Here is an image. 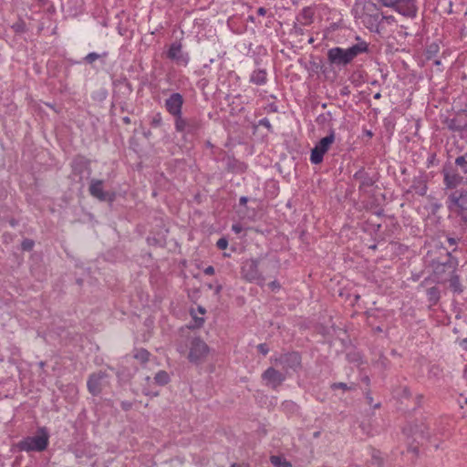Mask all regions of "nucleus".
Returning <instances> with one entry per match:
<instances>
[{
	"mask_svg": "<svg viewBox=\"0 0 467 467\" xmlns=\"http://www.w3.org/2000/svg\"><path fill=\"white\" fill-rule=\"evenodd\" d=\"M455 164L462 169L464 174L467 173V160H465L464 157H457L455 160Z\"/></svg>",
	"mask_w": 467,
	"mask_h": 467,
	"instance_id": "nucleus-23",
	"label": "nucleus"
},
{
	"mask_svg": "<svg viewBox=\"0 0 467 467\" xmlns=\"http://www.w3.org/2000/svg\"><path fill=\"white\" fill-rule=\"evenodd\" d=\"M167 57L181 66H187L190 61L189 54L183 52L182 46L179 42H174L170 46Z\"/></svg>",
	"mask_w": 467,
	"mask_h": 467,
	"instance_id": "nucleus-7",
	"label": "nucleus"
},
{
	"mask_svg": "<svg viewBox=\"0 0 467 467\" xmlns=\"http://www.w3.org/2000/svg\"><path fill=\"white\" fill-rule=\"evenodd\" d=\"M90 194L100 200L105 201L107 199V192L103 190V182L101 180H92L89 186Z\"/></svg>",
	"mask_w": 467,
	"mask_h": 467,
	"instance_id": "nucleus-11",
	"label": "nucleus"
},
{
	"mask_svg": "<svg viewBox=\"0 0 467 467\" xmlns=\"http://www.w3.org/2000/svg\"><path fill=\"white\" fill-rule=\"evenodd\" d=\"M260 124H261L262 126H265V128H267V129H270V128H271V123H270V121L268 120V119H266V118L262 119L260 120Z\"/></svg>",
	"mask_w": 467,
	"mask_h": 467,
	"instance_id": "nucleus-30",
	"label": "nucleus"
},
{
	"mask_svg": "<svg viewBox=\"0 0 467 467\" xmlns=\"http://www.w3.org/2000/svg\"><path fill=\"white\" fill-rule=\"evenodd\" d=\"M178 351H179L180 353H185V352H186V348H184L183 347L180 346V347L178 348Z\"/></svg>",
	"mask_w": 467,
	"mask_h": 467,
	"instance_id": "nucleus-41",
	"label": "nucleus"
},
{
	"mask_svg": "<svg viewBox=\"0 0 467 467\" xmlns=\"http://www.w3.org/2000/svg\"><path fill=\"white\" fill-rule=\"evenodd\" d=\"M367 400H368V403L370 405V406H373L374 408H379V403H376V404H372L373 402V399L371 396L369 395H367Z\"/></svg>",
	"mask_w": 467,
	"mask_h": 467,
	"instance_id": "nucleus-34",
	"label": "nucleus"
},
{
	"mask_svg": "<svg viewBox=\"0 0 467 467\" xmlns=\"http://www.w3.org/2000/svg\"><path fill=\"white\" fill-rule=\"evenodd\" d=\"M324 119V120H330L331 119V114L329 112L326 113V114H322V115H319L318 118H317V120L319 119Z\"/></svg>",
	"mask_w": 467,
	"mask_h": 467,
	"instance_id": "nucleus-31",
	"label": "nucleus"
},
{
	"mask_svg": "<svg viewBox=\"0 0 467 467\" xmlns=\"http://www.w3.org/2000/svg\"><path fill=\"white\" fill-rule=\"evenodd\" d=\"M461 157H464L465 160H467V152L463 155H462Z\"/></svg>",
	"mask_w": 467,
	"mask_h": 467,
	"instance_id": "nucleus-46",
	"label": "nucleus"
},
{
	"mask_svg": "<svg viewBox=\"0 0 467 467\" xmlns=\"http://www.w3.org/2000/svg\"><path fill=\"white\" fill-rule=\"evenodd\" d=\"M446 125L448 129H450L452 131H459L465 126V124L460 122L457 119H447Z\"/></svg>",
	"mask_w": 467,
	"mask_h": 467,
	"instance_id": "nucleus-17",
	"label": "nucleus"
},
{
	"mask_svg": "<svg viewBox=\"0 0 467 467\" xmlns=\"http://www.w3.org/2000/svg\"><path fill=\"white\" fill-rule=\"evenodd\" d=\"M288 357H289V358H291V359H292L293 361H295L296 363H297V364L299 363V359H300V358H299L298 354H296V353H293V354H290Z\"/></svg>",
	"mask_w": 467,
	"mask_h": 467,
	"instance_id": "nucleus-33",
	"label": "nucleus"
},
{
	"mask_svg": "<svg viewBox=\"0 0 467 467\" xmlns=\"http://www.w3.org/2000/svg\"><path fill=\"white\" fill-rule=\"evenodd\" d=\"M446 205L451 213L467 222V190L451 192Z\"/></svg>",
	"mask_w": 467,
	"mask_h": 467,
	"instance_id": "nucleus-3",
	"label": "nucleus"
},
{
	"mask_svg": "<svg viewBox=\"0 0 467 467\" xmlns=\"http://www.w3.org/2000/svg\"><path fill=\"white\" fill-rule=\"evenodd\" d=\"M150 353L144 348L138 349L134 354V358L143 363L148 361Z\"/></svg>",
	"mask_w": 467,
	"mask_h": 467,
	"instance_id": "nucleus-21",
	"label": "nucleus"
},
{
	"mask_svg": "<svg viewBox=\"0 0 467 467\" xmlns=\"http://www.w3.org/2000/svg\"><path fill=\"white\" fill-rule=\"evenodd\" d=\"M335 139H336V132H335V130L330 127L329 128V133L327 136L322 138L317 143L321 146V147H324L325 149H327V150H329L330 146L333 144V142L335 141Z\"/></svg>",
	"mask_w": 467,
	"mask_h": 467,
	"instance_id": "nucleus-14",
	"label": "nucleus"
},
{
	"mask_svg": "<svg viewBox=\"0 0 467 467\" xmlns=\"http://www.w3.org/2000/svg\"><path fill=\"white\" fill-rule=\"evenodd\" d=\"M150 124L153 128H158L162 124V116L160 112L154 113L152 116H150Z\"/></svg>",
	"mask_w": 467,
	"mask_h": 467,
	"instance_id": "nucleus-22",
	"label": "nucleus"
},
{
	"mask_svg": "<svg viewBox=\"0 0 467 467\" xmlns=\"http://www.w3.org/2000/svg\"><path fill=\"white\" fill-rule=\"evenodd\" d=\"M351 14L353 15V16H354L355 18H358V9H357L356 7H353V8L351 9Z\"/></svg>",
	"mask_w": 467,
	"mask_h": 467,
	"instance_id": "nucleus-38",
	"label": "nucleus"
},
{
	"mask_svg": "<svg viewBox=\"0 0 467 467\" xmlns=\"http://www.w3.org/2000/svg\"><path fill=\"white\" fill-rule=\"evenodd\" d=\"M100 57V55L96 53V52H90L88 53L85 57H84V60L87 62V63H93L95 60L99 59Z\"/></svg>",
	"mask_w": 467,
	"mask_h": 467,
	"instance_id": "nucleus-24",
	"label": "nucleus"
},
{
	"mask_svg": "<svg viewBox=\"0 0 467 467\" xmlns=\"http://www.w3.org/2000/svg\"><path fill=\"white\" fill-rule=\"evenodd\" d=\"M198 311L200 312V314L202 316H203L205 314V309L202 306H198Z\"/></svg>",
	"mask_w": 467,
	"mask_h": 467,
	"instance_id": "nucleus-40",
	"label": "nucleus"
},
{
	"mask_svg": "<svg viewBox=\"0 0 467 467\" xmlns=\"http://www.w3.org/2000/svg\"><path fill=\"white\" fill-rule=\"evenodd\" d=\"M49 435L46 428H40L36 436L26 437L20 441L17 447L23 451H43L48 445Z\"/></svg>",
	"mask_w": 467,
	"mask_h": 467,
	"instance_id": "nucleus-2",
	"label": "nucleus"
},
{
	"mask_svg": "<svg viewBox=\"0 0 467 467\" xmlns=\"http://www.w3.org/2000/svg\"><path fill=\"white\" fill-rule=\"evenodd\" d=\"M365 133H366V135H367L368 137H369V138H371V137L373 136V133H372V131H371V130H366V131H365Z\"/></svg>",
	"mask_w": 467,
	"mask_h": 467,
	"instance_id": "nucleus-42",
	"label": "nucleus"
},
{
	"mask_svg": "<svg viewBox=\"0 0 467 467\" xmlns=\"http://www.w3.org/2000/svg\"><path fill=\"white\" fill-rule=\"evenodd\" d=\"M216 245L219 249L221 250H224L227 248L228 246V241L226 238H220L217 243H216Z\"/></svg>",
	"mask_w": 467,
	"mask_h": 467,
	"instance_id": "nucleus-27",
	"label": "nucleus"
},
{
	"mask_svg": "<svg viewBox=\"0 0 467 467\" xmlns=\"http://www.w3.org/2000/svg\"><path fill=\"white\" fill-rule=\"evenodd\" d=\"M285 406H295V404L293 402H285Z\"/></svg>",
	"mask_w": 467,
	"mask_h": 467,
	"instance_id": "nucleus-44",
	"label": "nucleus"
},
{
	"mask_svg": "<svg viewBox=\"0 0 467 467\" xmlns=\"http://www.w3.org/2000/svg\"><path fill=\"white\" fill-rule=\"evenodd\" d=\"M411 189L418 195L424 196L427 193L428 187L423 181H418L412 184Z\"/></svg>",
	"mask_w": 467,
	"mask_h": 467,
	"instance_id": "nucleus-15",
	"label": "nucleus"
},
{
	"mask_svg": "<svg viewBox=\"0 0 467 467\" xmlns=\"http://www.w3.org/2000/svg\"><path fill=\"white\" fill-rule=\"evenodd\" d=\"M21 246L23 250L29 251L33 248L34 242L32 240L26 239L22 242Z\"/></svg>",
	"mask_w": 467,
	"mask_h": 467,
	"instance_id": "nucleus-26",
	"label": "nucleus"
},
{
	"mask_svg": "<svg viewBox=\"0 0 467 467\" xmlns=\"http://www.w3.org/2000/svg\"><path fill=\"white\" fill-rule=\"evenodd\" d=\"M258 349L259 351L263 354V355H266L269 351L267 346L265 344H260L258 346Z\"/></svg>",
	"mask_w": 467,
	"mask_h": 467,
	"instance_id": "nucleus-28",
	"label": "nucleus"
},
{
	"mask_svg": "<svg viewBox=\"0 0 467 467\" xmlns=\"http://www.w3.org/2000/svg\"><path fill=\"white\" fill-rule=\"evenodd\" d=\"M154 381L158 385L163 386L170 381L169 374L164 370H160L154 377Z\"/></svg>",
	"mask_w": 467,
	"mask_h": 467,
	"instance_id": "nucleus-16",
	"label": "nucleus"
},
{
	"mask_svg": "<svg viewBox=\"0 0 467 467\" xmlns=\"http://www.w3.org/2000/svg\"><path fill=\"white\" fill-rule=\"evenodd\" d=\"M270 460L275 467H291V464L280 456H272Z\"/></svg>",
	"mask_w": 467,
	"mask_h": 467,
	"instance_id": "nucleus-19",
	"label": "nucleus"
},
{
	"mask_svg": "<svg viewBox=\"0 0 467 467\" xmlns=\"http://www.w3.org/2000/svg\"><path fill=\"white\" fill-rule=\"evenodd\" d=\"M124 121H125L126 123H129V122H130V119H129L128 117H126V118H124Z\"/></svg>",
	"mask_w": 467,
	"mask_h": 467,
	"instance_id": "nucleus-45",
	"label": "nucleus"
},
{
	"mask_svg": "<svg viewBox=\"0 0 467 467\" xmlns=\"http://www.w3.org/2000/svg\"><path fill=\"white\" fill-rule=\"evenodd\" d=\"M382 5L393 8L397 12H400V0H378Z\"/></svg>",
	"mask_w": 467,
	"mask_h": 467,
	"instance_id": "nucleus-18",
	"label": "nucleus"
},
{
	"mask_svg": "<svg viewBox=\"0 0 467 467\" xmlns=\"http://www.w3.org/2000/svg\"><path fill=\"white\" fill-rule=\"evenodd\" d=\"M263 379L273 389L277 388L285 380L284 375L273 368H269L264 372Z\"/></svg>",
	"mask_w": 467,
	"mask_h": 467,
	"instance_id": "nucleus-9",
	"label": "nucleus"
},
{
	"mask_svg": "<svg viewBox=\"0 0 467 467\" xmlns=\"http://www.w3.org/2000/svg\"><path fill=\"white\" fill-rule=\"evenodd\" d=\"M463 343H467V338H465V339L463 340Z\"/></svg>",
	"mask_w": 467,
	"mask_h": 467,
	"instance_id": "nucleus-48",
	"label": "nucleus"
},
{
	"mask_svg": "<svg viewBox=\"0 0 467 467\" xmlns=\"http://www.w3.org/2000/svg\"><path fill=\"white\" fill-rule=\"evenodd\" d=\"M40 2H45L46 0H39Z\"/></svg>",
	"mask_w": 467,
	"mask_h": 467,
	"instance_id": "nucleus-49",
	"label": "nucleus"
},
{
	"mask_svg": "<svg viewBox=\"0 0 467 467\" xmlns=\"http://www.w3.org/2000/svg\"><path fill=\"white\" fill-rule=\"evenodd\" d=\"M250 82L258 86L265 85L267 82V72L265 69L258 68L252 72Z\"/></svg>",
	"mask_w": 467,
	"mask_h": 467,
	"instance_id": "nucleus-12",
	"label": "nucleus"
},
{
	"mask_svg": "<svg viewBox=\"0 0 467 467\" xmlns=\"http://www.w3.org/2000/svg\"><path fill=\"white\" fill-rule=\"evenodd\" d=\"M444 184L446 189H453L457 187L462 181V177L455 171L450 169L443 170Z\"/></svg>",
	"mask_w": 467,
	"mask_h": 467,
	"instance_id": "nucleus-10",
	"label": "nucleus"
},
{
	"mask_svg": "<svg viewBox=\"0 0 467 467\" xmlns=\"http://www.w3.org/2000/svg\"><path fill=\"white\" fill-rule=\"evenodd\" d=\"M258 16H264L266 15V9L265 7H259L257 9Z\"/></svg>",
	"mask_w": 467,
	"mask_h": 467,
	"instance_id": "nucleus-36",
	"label": "nucleus"
},
{
	"mask_svg": "<svg viewBox=\"0 0 467 467\" xmlns=\"http://www.w3.org/2000/svg\"><path fill=\"white\" fill-rule=\"evenodd\" d=\"M247 202H248V198H247V197H245V196H242V197L240 198V204H242V205H245V204L247 203Z\"/></svg>",
	"mask_w": 467,
	"mask_h": 467,
	"instance_id": "nucleus-37",
	"label": "nucleus"
},
{
	"mask_svg": "<svg viewBox=\"0 0 467 467\" xmlns=\"http://www.w3.org/2000/svg\"><path fill=\"white\" fill-rule=\"evenodd\" d=\"M327 151V149L321 147L318 143L311 150L310 161L313 164H319L323 161L325 153Z\"/></svg>",
	"mask_w": 467,
	"mask_h": 467,
	"instance_id": "nucleus-13",
	"label": "nucleus"
},
{
	"mask_svg": "<svg viewBox=\"0 0 467 467\" xmlns=\"http://www.w3.org/2000/svg\"><path fill=\"white\" fill-rule=\"evenodd\" d=\"M381 97L380 93H377L374 95V99H379Z\"/></svg>",
	"mask_w": 467,
	"mask_h": 467,
	"instance_id": "nucleus-43",
	"label": "nucleus"
},
{
	"mask_svg": "<svg viewBox=\"0 0 467 467\" xmlns=\"http://www.w3.org/2000/svg\"><path fill=\"white\" fill-rule=\"evenodd\" d=\"M232 230L235 233V234H240L242 231H243V227L241 224L239 223H235V224H233L232 225Z\"/></svg>",
	"mask_w": 467,
	"mask_h": 467,
	"instance_id": "nucleus-29",
	"label": "nucleus"
},
{
	"mask_svg": "<svg viewBox=\"0 0 467 467\" xmlns=\"http://www.w3.org/2000/svg\"><path fill=\"white\" fill-rule=\"evenodd\" d=\"M333 389H347V385L345 383H335L333 384Z\"/></svg>",
	"mask_w": 467,
	"mask_h": 467,
	"instance_id": "nucleus-35",
	"label": "nucleus"
},
{
	"mask_svg": "<svg viewBox=\"0 0 467 467\" xmlns=\"http://www.w3.org/2000/svg\"><path fill=\"white\" fill-rule=\"evenodd\" d=\"M203 272L205 275H212L214 274V268L212 265H209L204 269Z\"/></svg>",
	"mask_w": 467,
	"mask_h": 467,
	"instance_id": "nucleus-32",
	"label": "nucleus"
},
{
	"mask_svg": "<svg viewBox=\"0 0 467 467\" xmlns=\"http://www.w3.org/2000/svg\"><path fill=\"white\" fill-rule=\"evenodd\" d=\"M192 317H193V320H194V324L192 325V327H200L203 325L204 323V318L203 317H197L193 311L192 312Z\"/></svg>",
	"mask_w": 467,
	"mask_h": 467,
	"instance_id": "nucleus-25",
	"label": "nucleus"
},
{
	"mask_svg": "<svg viewBox=\"0 0 467 467\" xmlns=\"http://www.w3.org/2000/svg\"><path fill=\"white\" fill-rule=\"evenodd\" d=\"M189 348L187 358L191 363L200 364L207 358L210 348L200 337H192L188 340Z\"/></svg>",
	"mask_w": 467,
	"mask_h": 467,
	"instance_id": "nucleus-4",
	"label": "nucleus"
},
{
	"mask_svg": "<svg viewBox=\"0 0 467 467\" xmlns=\"http://www.w3.org/2000/svg\"><path fill=\"white\" fill-rule=\"evenodd\" d=\"M272 289L279 288V284L276 281H274L270 284Z\"/></svg>",
	"mask_w": 467,
	"mask_h": 467,
	"instance_id": "nucleus-39",
	"label": "nucleus"
},
{
	"mask_svg": "<svg viewBox=\"0 0 467 467\" xmlns=\"http://www.w3.org/2000/svg\"><path fill=\"white\" fill-rule=\"evenodd\" d=\"M358 43L348 48L332 47L327 51L328 61L337 66H346L349 64L355 57L362 53L368 51V45L366 41L357 36Z\"/></svg>",
	"mask_w": 467,
	"mask_h": 467,
	"instance_id": "nucleus-1",
	"label": "nucleus"
},
{
	"mask_svg": "<svg viewBox=\"0 0 467 467\" xmlns=\"http://www.w3.org/2000/svg\"><path fill=\"white\" fill-rule=\"evenodd\" d=\"M175 119V129L179 132H182L186 127V120L182 118V115L173 116Z\"/></svg>",
	"mask_w": 467,
	"mask_h": 467,
	"instance_id": "nucleus-20",
	"label": "nucleus"
},
{
	"mask_svg": "<svg viewBox=\"0 0 467 467\" xmlns=\"http://www.w3.org/2000/svg\"><path fill=\"white\" fill-rule=\"evenodd\" d=\"M241 273L249 282H254L261 285L265 282V278L259 272V262L256 259L245 260L242 265Z\"/></svg>",
	"mask_w": 467,
	"mask_h": 467,
	"instance_id": "nucleus-5",
	"label": "nucleus"
},
{
	"mask_svg": "<svg viewBox=\"0 0 467 467\" xmlns=\"http://www.w3.org/2000/svg\"><path fill=\"white\" fill-rule=\"evenodd\" d=\"M108 382V375L106 373L101 371L94 373L88 379V389L92 395H98Z\"/></svg>",
	"mask_w": 467,
	"mask_h": 467,
	"instance_id": "nucleus-8",
	"label": "nucleus"
},
{
	"mask_svg": "<svg viewBox=\"0 0 467 467\" xmlns=\"http://www.w3.org/2000/svg\"><path fill=\"white\" fill-rule=\"evenodd\" d=\"M183 97L178 93H171L164 101L166 110L173 117L182 115Z\"/></svg>",
	"mask_w": 467,
	"mask_h": 467,
	"instance_id": "nucleus-6",
	"label": "nucleus"
},
{
	"mask_svg": "<svg viewBox=\"0 0 467 467\" xmlns=\"http://www.w3.org/2000/svg\"><path fill=\"white\" fill-rule=\"evenodd\" d=\"M231 467H240V466H238L237 464L234 463V464L231 465Z\"/></svg>",
	"mask_w": 467,
	"mask_h": 467,
	"instance_id": "nucleus-47",
	"label": "nucleus"
}]
</instances>
